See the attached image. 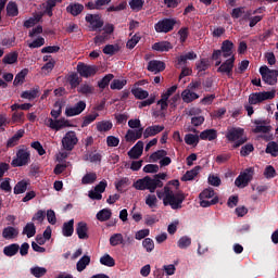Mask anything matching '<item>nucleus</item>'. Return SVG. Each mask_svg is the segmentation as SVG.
Instances as JSON below:
<instances>
[{
    "instance_id": "nucleus-22",
    "label": "nucleus",
    "mask_w": 278,
    "mask_h": 278,
    "mask_svg": "<svg viewBox=\"0 0 278 278\" xmlns=\"http://www.w3.org/2000/svg\"><path fill=\"white\" fill-rule=\"evenodd\" d=\"M164 68H166V65L162 61L153 60V61H150L148 64V71H150V73H154V74L162 73Z\"/></svg>"
},
{
    "instance_id": "nucleus-55",
    "label": "nucleus",
    "mask_w": 278,
    "mask_h": 278,
    "mask_svg": "<svg viewBox=\"0 0 278 278\" xmlns=\"http://www.w3.org/2000/svg\"><path fill=\"white\" fill-rule=\"evenodd\" d=\"M188 60H197V53L194 52H188L186 54H182L178 58V64H186Z\"/></svg>"
},
{
    "instance_id": "nucleus-42",
    "label": "nucleus",
    "mask_w": 278,
    "mask_h": 278,
    "mask_svg": "<svg viewBox=\"0 0 278 278\" xmlns=\"http://www.w3.org/2000/svg\"><path fill=\"white\" fill-rule=\"evenodd\" d=\"M23 235L27 236V238H34V236H36V226L34 225V223H28L24 227Z\"/></svg>"
},
{
    "instance_id": "nucleus-6",
    "label": "nucleus",
    "mask_w": 278,
    "mask_h": 278,
    "mask_svg": "<svg viewBox=\"0 0 278 278\" xmlns=\"http://www.w3.org/2000/svg\"><path fill=\"white\" fill-rule=\"evenodd\" d=\"M255 176V167H248L243 169L239 176L235 180V186L237 188H247L251 181H253V177Z\"/></svg>"
},
{
    "instance_id": "nucleus-1",
    "label": "nucleus",
    "mask_w": 278,
    "mask_h": 278,
    "mask_svg": "<svg viewBox=\"0 0 278 278\" xmlns=\"http://www.w3.org/2000/svg\"><path fill=\"white\" fill-rule=\"evenodd\" d=\"M156 197L163 201V205H169L172 210H181V204L186 201L184 191L170 186H165L162 190H157Z\"/></svg>"
},
{
    "instance_id": "nucleus-17",
    "label": "nucleus",
    "mask_w": 278,
    "mask_h": 278,
    "mask_svg": "<svg viewBox=\"0 0 278 278\" xmlns=\"http://www.w3.org/2000/svg\"><path fill=\"white\" fill-rule=\"evenodd\" d=\"M84 110H86V101L80 100L74 106H67L65 109V115L68 117L79 116V114H81V112H84Z\"/></svg>"
},
{
    "instance_id": "nucleus-51",
    "label": "nucleus",
    "mask_w": 278,
    "mask_h": 278,
    "mask_svg": "<svg viewBox=\"0 0 278 278\" xmlns=\"http://www.w3.org/2000/svg\"><path fill=\"white\" fill-rule=\"evenodd\" d=\"M146 205L151 210L157 207V197L155 194H148L146 197Z\"/></svg>"
},
{
    "instance_id": "nucleus-13",
    "label": "nucleus",
    "mask_w": 278,
    "mask_h": 278,
    "mask_svg": "<svg viewBox=\"0 0 278 278\" xmlns=\"http://www.w3.org/2000/svg\"><path fill=\"white\" fill-rule=\"evenodd\" d=\"M175 20L170 18H164L162 21H159L154 25V29L157 34H168V31H173V28L175 27Z\"/></svg>"
},
{
    "instance_id": "nucleus-19",
    "label": "nucleus",
    "mask_w": 278,
    "mask_h": 278,
    "mask_svg": "<svg viewBox=\"0 0 278 278\" xmlns=\"http://www.w3.org/2000/svg\"><path fill=\"white\" fill-rule=\"evenodd\" d=\"M85 18L87 23L90 24L91 31H97V29H101V27H103V21H101L99 15L88 14Z\"/></svg>"
},
{
    "instance_id": "nucleus-48",
    "label": "nucleus",
    "mask_w": 278,
    "mask_h": 278,
    "mask_svg": "<svg viewBox=\"0 0 278 278\" xmlns=\"http://www.w3.org/2000/svg\"><path fill=\"white\" fill-rule=\"evenodd\" d=\"M38 89L27 90L21 93L22 99H27L28 101H33V99H37Z\"/></svg>"
},
{
    "instance_id": "nucleus-32",
    "label": "nucleus",
    "mask_w": 278,
    "mask_h": 278,
    "mask_svg": "<svg viewBox=\"0 0 278 278\" xmlns=\"http://www.w3.org/2000/svg\"><path fill=\"white\" fill-rule=\"evenodd\" d=\"M90 266V256L84 255L76 264V270L78 273H84L86 270V267Z\"/></svg>"
},
{
    "instance_id": "nucleus-59",
    "label": "nucleus",
    "mask_w": 278,
    "mask_h": 278,
    "mask_svg": "<svg viewBox=\"0 0 278 278\" xmlns=\"http://www.w3.org/2000/svg\"><path fill=\"white\" fill-rule=\"evenodd\" d=\"M114 79V75L113 74H108L105 75L99 83L98 86L99 88H108V86H110V81Z\"/></svg>"
},
{
    "instance_id": "nucleus-16",
    "label": "nucleus",
    "mask_w": 278,
    "mask_h": 278,
    "mask_svg": "<svg viewBox=\"0 0 278 278\" xmlns=\"http://www.w3.org/2000/svg\"><path fill=\"white\" fill-rule=\"evenodd\" d=\"M26 164H29V151L18 150L16 157L12 161V166H26Z\"/></svg>"
},
{
    "instance_id": "nucleus-36",
    "label": "nucleus",
    "mask_w": 278,
    "mask_h": 278,
    "mask_svg": "<svg viewBox=\"0 0 278 278\" xmlns=\"http://www.w3.org/2000/svg\"><path fill=\"white\" fill-rule=\"evenodd\" d=\"M199 140H201L199 135L187 134L185 136V142L189 147H197V144H199Z\"/></svg>"
},
{
    "instance_id": "nucleus-5",
    "label": "nucleus",
    "mask_w": 278,
    "mask_h": 278,
    "mask_svg": "<svg viewBox=\"0 0 278 278\" xmlns=\"http://www.w3.org/2000/svg\"><path fill=\"white\" fill-rule=\"evenodd\" d=\"M233 58V42L230 40H225L222 43V50H214L212 54V60H215V66H220L223 60L220 58Z\"/></svg>"
},
{
    "instance_id": "nucleus-24",
    "label": "nucleus",
    "mask_w": 278,
    "mask_h": 278,
    "mask_svg": "<svg viewBox=\"0 0 278 278\" xmlns=\"http://www.w3.org/2000/svg\"><path fill=\"white\" fill-rule=\"evenodd\" d=\"M181 99L184 103H192V101L199 99V94L187 88L181 92Z\"/></svg>"
},
{
    "instance_id": "nucleus-54",
    "label": "nucleus",
    "mask_w": 278,
    "mask_h": 278,
    "mask_svg": "<svg viewBox=\"0 0 278 278\" xmlns=\"http://www.w3.org/2000/svg\"><path fill=\"white\" fill-rule=\"evenodd\" d=\"M67 81L70 83L72 88H77L79 84H81V79L79 78V75L77 74H70L67 77Z\"/></svg>"
},
{
    "instance_id": "nucleus-46",
    "label": "nucleus",
    "mask_w": 278,
    "mask_h": 278,
    "mask_svg": "<svg viewBox=\"0 0 278 278\" xmlns=\"http://www.w3.org/2000/svg\"><path fill=\"white\" fill-rule=\"evenodd\" d=\"M97 118H99V113H97V112H93V113L85 116L81 127H88V125H90L91 123H94V121H97Z\"/></svg>"
},
{
    "instance_id": "nucleus-49",
    "label": "nucleus",
    "mask_w": 278,
    "mask_h": 278,
    "mask_svg": "<svg viewBox=\"0 0 278 278\" xmlns=\"http://www.w3.org/2000/svg\"><path fill=\"white\" fill-rule=\"evenodd\" d=\"M127 186H129V178L127 177L121 178L119 180L115 181V188L117 192H123V189L127 188Z\"/></svg>"
},
{
    "instance_id": "nucleus-56",
    "label": "nucleus",
    "mask_w": 278,
    "mask_h": 278,
    "mask_svg": "<svg viewBox=\"0 0 278 278\" xmlns=\"http://www.w3.org/2000/svg\"><path fill=\"white\" fill-rule=\"evenodd\" d=\"M18 60V54L16 52H11L4 55L2 62L3 64H14Z\"/></svg>"
},
{
    "instance_id": "nucleus-38",
    "label": "nucleus",
    "mask_w": 278,
    "mask_h": 278,
    "mask_svg": "<svg viewBox=\"0 0 278 278\" xmlns=\"http://www.w3.org/2000/svg\"><path fill=\"white\" fill-rule=\"evenodd\" d=\"M28 186L29 182L27 180L18 181L14 187V194H23L24 192H27Z\"/></svg>"
},
{
    "instance_id": "nucleus-44",
    "label": "nucleus",
    "mask_w": 278,
    "mask_h": 278,
    "mask_svg": "<svg viewBox=\"0 0 278 278\" xmlns=\"http://www.w3.org/2000/svg\"><path fill=\"white\" fill-rule=\"evenodd\" d=\"M94 181H97V173H87L81 178V184L84 186H88V185L94 184Z\"/></svg>"
},
{
    "instance_id": "nucleus-64",
    "label": "nucleus",
    "mask_w": 278,
    "mask_h": 278,
    "mask_svg": "<svg viewBox=\"0 0 278 278\" xmlns=\"http://www.w3.org/2000/svg\"><path fill=\"white\" fill-rule=\"evenodd\" d=\"M197 68L201 73L210 68V61L207 59H202L197 63Z\"/></svg>"
},
{
    "instance_id": "nucleus-28",
    "label": "nucleus",
    "mask_w": 278,
    "mask_h": 278,
    "mask_svg": "<svg viewBox=\"0 0 278 278\" xmlns=\"http://www.w3.org/2000/svg\"><path fill=\"white\" fill-rule=\"evenodd\" d=\"M216 138H218L216 129H206L200 134V140H208V142H212V140H216Z\"/></svg>"
},
{
    "instance_id": "nucleus-39",
    "label": "nucleus",
    "mask_w": 278,
    "mask_h": 278,
    "mask_svg": "<svg viewBox=\"0 0 278 278\" xmlns=\"http://www.w3.org/2000/svg\"><path fill=\"white\" fill-rule=\"evenodd\" d=\"M199 170H201V167L195 166L193 169L186 172V174L182 176V181H192L197 175H199Z\"/></svg>"
},
{
    "instance_id": "nucleus-12",
    "label": "nucleus",
    "mask_w": 278,
    "mask_h": 278,
    "mask_svg": "<svg viewBox=\"0 0 278 278\" xmlns=\"http://www.w3.org/2000/svg\"><path fill=\"white\" fill-rule=\"evenodd\" d=\"M114 33V25L108 24L103 27L102 34L97 35L93 38V42L97 47H101V45H105L108 40H110V36Z\"/></svg>"
},
{
    "instance_id": "nucleus-41",
    "label": "nucleus",
    "mask_w": 278,
    "mask_h": 278,
    "mask_svg": "<svg viewBox=\"0 0 278 278\" xmlns=\"http://www.w3.org/2000/svg\"><path fill=\"white\" fill-rule=\"evenodd\" d=\"M100 264H102V266H108L109 268H112V266H116V261H114V257H112L110 254H104L100 258Z\"/></svg>"
},
{
    "instance_id": "nucleus-2",
    "label": "nucleus",
    "mask_w": 278,
    "mask_h": 278,
    "mask_svg": "<svg viewBox=\"0 0 278 278\" xmlns=\"http://www.w3.org/2000/svg\"><path fill=\"white\" fill-rule=\"evenodd\" d=\"M54 108L55 109H53L50 113L52 118L51 117L46 118L45 125L50 129H53V131H60L62 129H65V127H73V125H71V122L68 119L64 117L60 118V116H62V104L56 102L54 104Z\"/></svg>"
},
{
    "instance_id": "nucleus-40",
    "label": "nucleus",
    "mask_w": 278,
    "mask_h": 278,
    "mask_svg": "<svg viewBox=\"0 0 278 278\" xmlns=\"http://www.w3.org/2000/svg\"><path fill=\"white\" fill-rule=\"evenodd\" d=\"M27 73H29L28 68L22 70L14 78V86H21L25 81V77H27Z\"/></svg>"
},
{
    "instance_id": "nucleus-58",
    "label": "nucleus",
    "mask_w": 278,
    "mask_h": 278,
    "mask_svg": "<svg viewBox=\"0 0 278 278\" xmlns=\"http://www.w3.org/2000/svg\"><path fill=\"white\" fill-rule=\"evenodd\" d=\"M7 14H8V16H17L18 15V7H16V3L10 2L7 5Z\"/></svg>"
},
{
    "instance_id": "nucleus-45",
    "label": "nucleus",
    "mask_w": 278,
    "mask_h": 278,
    "mask_svg": "<svg viewBox=\"0 0 278 278\" xmlns=\"http://www.w3.org/2000/svg\"><path fill=\"white\" fill-rule=\"evenodd\" d=\"M167 155L168 152H166L165 150H159L150 155V160L151 162H159V160L161 162Z\"/></svg>"
},
{
    "instance_id": "nucleus-35",
    "label": "nucleus",
    "mask_w": 278,
    "mask_h": 278,
    "mask_svg": "<svg viewBox=\"0 0 278 278\" xmlns=\"http://www.w3.org/2000/svg\"><path fill=\"white\" fill-rule=\"evenodd\" d=\"M66 11L70 12V14H72L73 16H78V14H81V12H84V4H70L66 8Z\"/></svg>"
},
{
    "instance_id": "nucleus-20",
    "label": "nucleus",
    "mask_w": 278,
    "mask_h": 278,
    "mask_svg": "<svg viewBox=\"0 0 278 278\" xmlns=\"http://www.w3.org/2000/svg\"><path fill=\"white\" fill-rule=\"evenodd\" d=\"M77 72L81 77H92L96 75L97 68L94 66L86 65L84 63H79L77 65Z\"/></svg>"
},
{
    "instance_id": "nucleus-15",
    "label": "nucleus",
    "mask_w": 278,
    "mask_h": 278,
    "mask_svg": "<svg viewBox=\"0 0 278 278\" xmlns=\"http://www.w3.org/2000/svg\"><path fill=\"white\" fill-rule=\"evenodd\" d=\"M235 62H236V56H231L227 59L224 63L219 64V67L217 68V73H222V75H227V77H231Z\"/></svg>"
},
{
    "instance_id": "nucleus-10",
    "label": "nucleus",
    "mask_w": 278,
    "mask_h": 278,
    "mask_svg": "<svg viewBox=\"0 0 278 278\" xmlns=\"http://www.w3.org/2000/svg\"><path fill=\"white\" fill-rule=\"evenodd\" d=\"M260 73L263 81L268 86H275L277 84L278 70H270L268 66L263 65L260 67Z\"/></svg>"
},
{
    "instance_id": "nucleus-7",
    "label": "nucleus",
    "mask_w": 278,
    "mask_h": 278,
    "mask_svg": "<svg viewBox=\"0 0 278 278\" xmlns=\"http://www.w3.org/2000/svg\"><path fill=\"white\" fill-rule=\"evenodd\" d=\"M227 140L235 142V147H241L247 142V137H244V129L242 128H229L226 135Z\"/></svg>"
},
{
    "instance_id": "nucleus-52",
    "label": "nucleus",
    "mask_w": 278,
    "mask_h": 278,
    "mask_svg": "<svg viewBox=\"0 0 278 278\" xmlns=\"http://www.w3.org/2000/svg\"><path fill=\"white\" fill-rule=\"evenodd\" d=\"M191 244H192V239L188 236L181 237L177 242V245L179 249H188V247H190Z\"/></svg>"
},
{
    "instance_id": "nucleus-8",
    "label": "nucleus",
    "mask_w": 278,
    "mask_h": 278,
    "mask_svg": "<svg viewBox=\"0 0 278 278\" xmlns=\"http://www.w3.org/2000/svg\"><path fill=\"white\" fill-rule=\"evenodd\" d=\"M215 194L216 193L214 192V189H204L199 195L201 207H210L211 205H216V203H218V197H214Z\"/></svg>"
},
{
    "instance_id": "nucleus-62",
    "label": "nucleus",
    "mask_w": 278,
    "mask_h": 278,
    "mask_svg": "<svg viewBox=\"0 0 278 278\" xmlns=\"http://www.w3.org/2000/svg\"><path fill=\"white\" fill-rule=\"evenodd\" d=\"M142 247L143 249H146V251L148 253H151V251H153V249H155V243L153 242V239L151 238H146L143 241H142Z\"/></svg>"
},
{
    "instance_id": "nucleus-50",
    "label": "nucleus",
    "mask_w": 278,
    "mask_h": 278,
    "mask_svg": "<svg viewBox=\"0 0 278 278\" xmlns=\"http://www.w3.org/2000/svg\"><path fill=\"white\" fill-rule=\"evenodd\" d=\"M263 175L265 179H275V177H277V170L275 167H273V165H268L265 167Z\"/></svg>"
},
{
    "instance_id": "nucleus-47",
    "label": "nucleus",
    "mask_w": 278,
    "mask_h": 278,
    "mask_svg": "<svg viewBox=\"0 0 278 278\" xmlns=\"http://www.w3.org/2000/svg\"><path fill=\"white\" fill-rule=\"evenodd\" d=\"M131 93L134 94V97H136L137 99H147L149 97V91L142 89V88H135L131 89Z\"/></svg>"
},
{
    "instance_id": "nucleus-31",
    "label": "nucleus",
    "mask_w": 278,
    "mask_h": 278,
    "mask_svg": "<svg viewBox=\"0 0 278 278\" xmlns=\"http://www.w3.org/2000/svg\"><path fill=\"white\" fill-rule=\"evenodd\" d=\"M18 249H21V245L17 243H12L3 248V253L7 255V257H14V255L18 253Z\"/></svg>"
},
{
    "instance_id": "nucleus-30",
    "label": "nucleus",
    "mask_w": 278,
    "mask_h": 278,
    "mask_svg": "<svg viewBox=\"0 0 278 278\" xmlns=\"http://www.w3.org/2000/svg\"><path fill=\"white\" fill-rule=\"evenodd\" d=\"M16 236H18V229L12 226L5 227L2 231V237L4 240H13V238H16Z\"/></svg>"
},
{
    "instance_id": "nucleus-23",
    "label": "nucleus",
    "mask_w": 278,
    "mask_h": 278,
    "mask_svg": "<svg viewBox=\"0 0 278 278\" xmlns=\"http://www.w3.org/2000/svg\"><path fill=\"white\" fill-rule=\"evenodd\" d=\"M76 233L79 240H88V224L80 222L76 226Z\"/></svg>"
},
{
    "instance_id": "nucleus-33",
    "label": "nucleus",
    "mask_w": 278,
    "mask_h": 278,
    "mask_svg": "<svg viewBox=\"0 0 278 278\" xmlns=\"http://www.w3.org/2000/svg\"><path fill=\"white\" fill-rule=\"evenodd\" d=\"M96 217L100 223H105V220H110V218H112V210L102 208L97 213Z\"/></svg>"
},
{
    "instance_id": "nucleus-34",
    "label": "nucleus",
    "mask_w": 278,
    "mask_h": 278,
    "mask_svg": "<svg viewBox=\"0 0 278 278\" xmlns=\"http://www.w3.org/2000/svg\"><path fill=\"white\" fill-rule=\"evenodd\" d=\"M112 127H114V125L110 121H101V122H98L96 125L97 131H100V132L110 131Z\"/></svg>"
},
{
    "instance_id": "nucleus-53",
    "label": "nucleus",
    "mask_w": 278,
    "mask_h": 278,
    "mask_svg": "<svg viewBox=\"0 0 278 278\" xmlns=\"http://www.w3.org/2000/svg\"><path fill=\"white\" fill-rule=\"evenodd\" d=\"M127 86L126 79H114L111 84V90H123Z\"/></svg>"
},
{
    "instance_id": "nucleus-4",
    "label": "nucleus",
    "mask_w": 278,
    "mask_h": 278,
    "mask_svg": "<svg viewBox=\"0 0 278 278\" xmlns=\"http://www.w3.org/2000/svg\"><path fill=\"white\" fill-rule=\"evenodd\" d=\"M162 186H164L162 180L151 178L149 176L138 179L132 185L136 190H149V192H155V190H157V188H162Z\"/></svg>"
},
{
    "instance_id": "nucleus-63",
    "label": "nucleus",
    "mask_w": 278,
    "mask_h": 278,
    "mask_svg": "<svg viewBox=\"0 0 278 278\" xmlns=\"http://www.w3.org/2000/svg\"><path fill=\"white\" fill-rule=\"evenodd\" d=\"M58 3V0H48L46 2V14H48V16H53V9L55 8Z\"/></svg>"
},
{
    "instance_id": "nucleus-21",
    "label": "nucleus",
    "mask_w": 278,
    "mask_h": 278,
    "mask_svg": "<svg viewBox=\"0 0 278 278\" xmlns=\"http://www.w3.org/2000/svg\"><path fill=\"white\" fill-rule=\"evenodd\" d=\"M144 151V142L138 141L129 151L128 156L130 160H138Z\"/></svg>"
},
{
    "instance_id": "nucleus-18",
    "label": "nucleus",
    "mask_w": 278,
    "mask_h": 278,
    "mask_svg": "<svg viewBox=\"0 0 278 278\" xmlns=\"http://www.w3.org/2000/svg\"><path fill=\"white\" fill-rule=\"evenodd\" d=\"M255 128L253 129L254 134H268L273 129L270 122L266 119H255Z\"/></svg>"
},
{
    "instance_id": "nucleus-37",
    "label": "nucleus",
    "mask_w": 278,
    "mask_h": 278,
    "mask_svg": "<svg viewBox=\"0 0 278 278\" xmlns=\"http://www.w3.org/2000/svg\"><path fill=\"white\" fill-rule=\"evenodd\" d=\"M102 51L104 55H114L121 51V46H118V43L106 45Z\"/></svg>"
},
{
    "instance_id": "nucleus-26",
    "label": "nucleus",
    "mask_w": 278,
    "mask_h": 278,
    "mask_svg": "<svg viewBox=\"0 0 278 278\" xmlns=\"http://www.w3.org/2000/svg\"><path fill=\"white\" fill-rule=\"evenodd\" d=\"M142 138V128L137 130L129 129L125 136L126 142H136V140H140Z\"/></svg>"
},
{
    "instance_id": "nucleus-9",
    "label": "nucleus",
    "mask_w": 278,
    "mask_h": 278,
    "mask_svg": "<svg viewBox=\"0 0 278 278\" xmlns=\"http://www.w3.org/2000/svg\"><path fill=\"white\" fill-rule=\"evenodd\" d=\"M276 91H263V92H254L249 96V104L257 105L263 103V101H269L270 99H275Z\"/></svg>"
},
{
    "instance_id": "nucleus-61",
    "label": "nucleus",
    "mask_w": 278,
    "mask_h": 278,
    "mask_svg": "<svg viewBox=\"0 0 278 278\" xmlns=\"http://www.w3.org/2000/svg\"><path fill=\"white\" fill-rule=\"evenodd\" d=\"M154 51H168L170 49L169 42H156L152 46Z\"/></svg>"
},
{
    "instance_id": "nucleus-29",
    "label": "nucleus",
    "mask_w": 278,
    "mask_h": 278,
    "mask_svg": "<svg viewBox=\"0 0 278 278\" xmlns=\"http://www.w3.org/2000/svg\"><path fill=\"white\" fill-rule=\"evenodd\" d=\"M23 136H25V129L17 130L16 134L8 140L7 147L9 149H12V147H16V144H18V140H21Z\"/></svg>"
},
{
    "instance_id": "nucleus-14",
    "label": "nucleus",
    "mask_w": 278,
    "mask_h": 278,
    "mask_svg": "<svg viewBox=\"0 0 278 278\" xmlns=\"http://www.w3.org/2000/svg\"><path fill=\"white\" fill-rule=\"evenodd\" d=\"M109 242L111 247H121V244L122 247H125V244H132L134 238L128 236L126 237V240H125V237H123V233L116 232L110 237Z\"/></svg>"
},
{
    "instance_id": "nucleus-25",
    "label": "nucleus",
    "mask_w": 278,
    "mask_h": 278,
    "mask_svg": "<svg viewBox=\"0 0 278 278\" xmlns=\"http://www.w3.org/2000/svg\"><path fill=\"white\" fill-rule=\"evenodd\" d=\"M161 131H164V126H161V125L149 126L143 131V137L151 138L153 136H157V134H161Z\"/></svg>"
},
{
    "instance_id": "nucleus-57",
    "label": "nucleus",
    "mask_w": 278,
    "mask_h": 278,
    "mask_svg": "<svg viewBox=\"0 0 278 278\" xmlns=\"http://www.w3.org/2000/svg\"><path fill=\"white\" fill-rule=\"evenodd\" d=\"M78 92H80V94H92L94 92V87H92V85L83 84L79 86Z\"/></svg>"
},
{
    "instance_id": "nucleus-3",
    "label": "nucleus",
    "mask_w": 278,
    "mask_h": 278,
    "mask_svg": "<svg viewBox=\"0 0 278 278\" xmlns=\"http://www.w3.org/2000/svg\"><path fill=\"white\" fill-rule=\"evenodd\" d=\"M175 92H177V85L169 87L165 92L161 94V99L157 101V105H160V110L161 112H163L162 113L163 116H164V112L168 110V104H169V108H172L173 110L177 108V101H179L180 96L175 94Z\"/></svg>"
},
{
    "instance_id": "nucleus-43",
    "label": "nucleus",
    "mask_w": 278,
    "mask_h": 278,
    "mask_svg": "<svg viewBox=\"0 0 278 278\" xmlns=\"http://www.w3.org/2000/svg\"><path fill=\"white\" fill-rule=\"evenodd\" d=\"M30 275L36 278L45 277V275H47V268L40 266L31 267Z\"/></svg>"
},
{
    "instance_id": "nucleus-11",
    "label": "nucleus",
    "mask_w": 278,
    "mask_h": 278,
    "mask_svg": "<svg viewBox=\"0 0 278 278\" xmlns=\"http://www.w3.org/2000/svg\"><path fill=\"white\" fill-rule=\"evenodd\" d=\"M61 142L64 151H73L77 142H79V139L77 138V132L73 130L67 131L62 138Z\"/></svg>"
},
{
    "instance_id": "nucleus-60",
    "label": "nucleus",
    "mask_w": 278,
    "mask_h": 278,
    "mask_svg": "<svg viewBox=\"0 0 278 278\" xmlns=\"http://www.w3.org/2000/svg\"><path fill=\"white\" fill-rule=\"evenodd\" d=\"M129 5L135 12H140L144 5V0H130Z\"/></svg>"
},
{
    "instance_id": "nucleus-27",
    "label": "nucleus",
    "mask_w": 278,
    "mask_h": 278,
    "mask_svg": "<svg viewBox=\"0 0 278 278\" xmlns=\"http://www.w3.org/2000/svg\"><path fill=\"white\" fill-rule=\"evenodd\" d=\"M75 219H70L67 223L63 224L62 233L65 238H71L73 236L75 228Z\"/></svg>"
}]
</instances>
